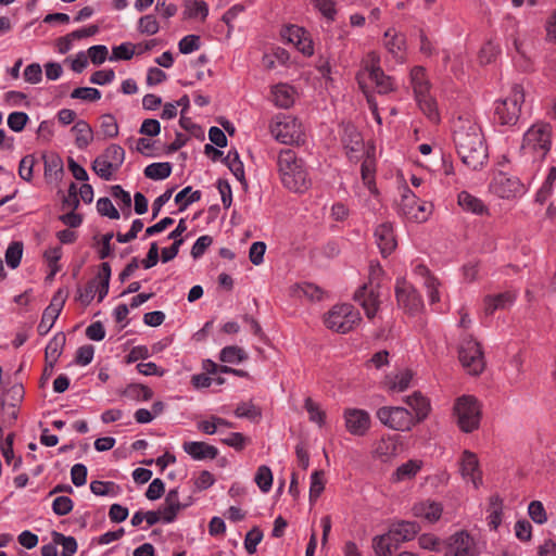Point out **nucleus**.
<instances>
[{
	"instance_id": "16",
	"label": "nucleus",
	"mask_w": 556,
	"mask_h": 556,
	"mask_svg": "<svg viewBox=\"0 0 556 556\" xmlns=\"http://www.w3.org/2000/svg\"><path fill=\"white\" fill-rule=\"evenodd\" d=\"M345 429L355 437H364L370 429L371 418L367 410L349 407L343 410Z\"/></svg>"
},
{
	"instance_id": "24",
	"label": "nucleus",
	"mask_w": 556,
	"mask_h": 556,
	"mask_svg": "<svg viewBox=\"0 0 556 556\" xmlns=\"http://www.w3.org/2000/svg\"><path fill=\"white\" fill-rule=\"evenodd\" d=\"M182 450L193 460L214 459L218 455L217 447L202 441H186Z\"/></svg>"
},
{
	"instance_id": "32",
	"label": "nucleus",
	"mask_w": 556,
	"mask_h": 556,
	"mask_svg": "<svg viewBox=\"0 0 556 556\" xmlns=\"http://www.w3.org/2000/svg\"><path fill=\"white\" fill-rule=\"evenodd\" d=\"M372 453L381 462H388L396 455L397 442L393 437H383L376 442Z\"/></svg>"
},
{
	"instance_id": "1",
	"label": "nucleus",
	"mask_w": 556,
	"mask_h": 556,
	"mask_svg": "<svg viewBox=\"0 0 556 556\" xmlns=\"http://www.w3.org/2000/svg\"><path fill=\"white\" fill-rule=\"evenodd\" d=\"M453 141L458 156L468 168H482L488 160V148L481 127L470 114L459 115L453 122Z\"/></svg>"
},
{
	"instance_id": "17",
	"label": "nucleus",
	"mask_w": 556,
	"mask_h": 556,
	"mask_svg": "<svg viewBox=\"0 0 556 556\" xmlns=\"http://www.w3.org/2000/svg\"><path fill=\"white\" fill-rule=\"evenodd\" d=\"M479 549L476 540L467 532L453 534L447 542L445 556H478Z\"/></svg>"
},
{
	"instance_id": "30",
	"label": "nucleus",
	"mask_w": 556,
	"mask_h": 556,
	"mask_svg": "<svg viewBox=\"0 0 556 556\" xmlns=\"http://www.w3.org/2000/svg\"><path fill=\"white\" fill-rule=\"evenodd\" d=\"M419 527L415 522L402 521L392 526L389 530L393 540L399 545L400 543L413 540L419 532Z\"/></svg>"
},
{
	"instance_id": "35",
	"label": "nucleus",
	"mask_w": 556,
	"mask_h": 556,
	"mask_svg": "<svg viewBox=\"0 0 556 556\" xmlns=\"http://www.w3.org/2000/svg\"><path fill=\"white\" fill-rule=\"evenodd\" d=\"M65 342V333L61 331L56 332L46 346L45 361H49L50 364L58 363L60 356L62 355Z\"/></svg>"
},
{
	"instance_id": "63",
	"label": "nucleus",
	"mask_w": 556,
	"mask_h": 556,
	"mask_svg": "<svg viewBox=\"0 0 556 556\" xmlns=\"http://www.w3.org/2000/svg\"><path fill=\"white\" fill-rule=\"evenodd\" d=\"M422 286L425 287L430 304H435L440 301V281L433 276V277H427L426 280L422 282Z\"/></svg>"
},
{
	"instance_id": "48",
	"label": "nucleus",
	"mask_w": 556,
	"mask_h": 556,
	"mask_svg": "<svg viewBox=\"0 0 556 556\" xmlns=\"http://www.w3.org/2000/svg\"><path fill=\"white\" fill-rule=\"evenodd\" d=\"M137 29L140 34L152 36L159 33L160 23L155 15L147 14L138 20Z\"/></svg>"
},
{
	"instance_id": "49",
	"label": "nucleus",
	"mask_w": 556,
	"mask_h": 556,
	"mask_svg": "<svg viewBox=\"0 0 556 556\" xmlns=\"http://www.w3.org/2000/svg\"><path fill=\"white\" fill-rule=\"evenodd\" d=\"M304 407L308 414V419L317 424L319 427L325 425L326 413L321 409L320 405L314 402L311 397L305 399Z\"/></svg>"
},
{
	"instance_id": "41",
	"label": "nucleus",
	"mask_w": 556,
	"mask_h": 556,
	"mask_svg": "<svg viewBox=\"0 0 556 556\" xmlns=\"http://www.w3.org/2000/svg\"><path fill=\"white\" fill-rule=\"evenodd\" d=\"M110 278L111 266L109 263L104 262L101 264L98 276L93 280L97 281L96 293L98 294V302H101L106 296L109 292Z\"/></svg>"
},
{
	"instance_id": "42",
	"label": "nucleus",
	"mask_w": 556,
	"mask_h": 556,
	"mask_svg": "<svg viewBox=\"0 0 556 556\" xmlns=\"http://www.w3.org/2000/svg\"><path fill=\"white\" fill-rule=\"evenodd\" d=\"M396 547L397 544L390 532L374 539V549L377 556H390Z\"/></svg>"
},
{
	"instance_id": "61",
	"label": "nucleus",
	"mask_w": 556,
	"mask_h": 556,
	"mask_svg": "<svg viewBox=\"0 0 556 556\" xmlns=\"http://www.w3.org/2000/svg\"><path fill=\"white\" fill-rule=\"evenodd\" d=\"M97 211L100 215L106 216L111 219H118L121 216L119 212L109 198H100L97 201Z\"/></svg>"
},
{
	"instance_id": "3",
	"label": "nucleus",
	"mask_w": 556,
	"mask_h": 556,
	"mask_svg": "<svg viewBox=\"0 0 556 556\" xmlns=\"http://www.w3.org/2000/svg\"><path fill=\"white\" fill-rule=\"evenodd\" d=\"M359 88L367 93L372 85L378 93L387 94L395 89V84L390 76H387L380 67V58L376 52H369L363 66L356 75Z\"/></svg>"
},
{
	"instance_id": "62",
	"label": "nucleus",
	"mask_w": 556,
	"mask_h": 556,
	"mask_svg": "<svg viewBox=\"0 0 556 556\" xmlns=\"http://www.w3.org/2000/svg\"><path fill=\"white\" fill-rule=\"evenodd\" d=\"M263 539V532L254 527L251 529L244 538V548L249 554H254L256 552L257 545L261 543Z\"/></svg>"
},
{
	"instance_id": "26",
	"label": "nucleus",
	"mask_w": 556,
	"mask_h": 556,
	"mask_svg": "<svg viewBox=\"0 0 556 556\" xmlns=\"http://www.w3.org/2000/svg\"><path fill=\"white\" fill-rule=\"evenodd\" d=\"M404 401L414 410L413 416L415 417L416 424L421 422L428 417L431 410L430 401L420 392H414L406 396Z\"/></svg>"
},
{
	"instance_id": "11",
	"label": "nucleus",
	"mask_w": 556,
	"mask_h": 556,
	"mask_svg": "<svg viewBox=\"0 0 556 556\" xmlns=\"http://www.w3.org/2000/svg\"><path fill=\"white\" fill-rule=\"evenodd\" d=\"M376 416L382 425L396 431H409L416 425L413 414L401 406L380 407Z\"/></svg>"
},
{
	"instance_id": "64",
	"label": "nucleus",
	"mask_w": 556,
	"mask_h": 556,
	"mask_svg": "<svg viewBox=\"0 0 556 556\" xmlns=\"http://www.w3.org/2000/svg\"><path fill=\"white\" fill-rule=\"evenodd\" d=\"M74 503L68 496H58L52 503V510L58 516H65L72 511Z\"/></svg>"
},
{
	"instance_id": "59",
	"label": "nucleus",
	"mask_w": 556,
	"mask_h": 556,
	"mask_svg": "<svg viewBox=\"0 0 556 556\" xmlns=\"http://www.w3.org/2000/svg\"><path fill=\"white\" fill-rule=\"evenodd\" d=\"M36 157L31 154L25 155L18 165V175L25 181H31Z\"/></svg>"
},
{
	"instance_id": "7",
	"label": "nucleus",
	"mask_w": 556,
	"mask_h": 556,
	"mask_svg": "<svg viewBox=\"0 0 556 556\" xmlns=\"http://www.w3.org/2000/svg\"><path fill=\"white\" fill-rule=\"evenodd\" d=\"M362 321L359 312L349 303L337 304L324 317L326 327L339 333H348Z\"/></svg>"
},
{
	"instance_id": "33",
	"label": "nucleus",
	"mask_w": 556,
	"mask_h": 556,
	"mask_svg": "<svg viewBox=\"0 0 556 556\" xmlns=\"http://www.w3.org/2000/svg\"><path fill=\"white\" fill-rule=\"evenodd\" d=\"M458 205L466 212L483 215L488 213V207L482 200L467 191L459 192L457 197Z\"/></svg>"
},
{
	"instance_id": "5",
	"label": "nucleus",
	"mask_w": 556,
	"mask_h": 556,
	"mask_svg": "<svg viewBox=\"0 0 556 556\" xmlns=\"http://www.w3.org/2000/svg\"><path fill=\"white\" fill-rule=\"evenodd\" d=\"M453 416L460 431L471 433L480 426L482 417L481 404L473 395L464 394L455 400Z\"/></svg>"
},
{
	"instance_id": "47",
	"label": "nucleus",
	"mask_w": 556,
	"mask_h": 556,
	"mask_svg": "<svg viewBox=\"0 0 556 556\" xmlns=\"http://www.w3.org/2000/svg\"><path fill=\"white\" fill-rule=\"evenodd\" d=\"M245 352L237 346V345H229L222 349L219 353V359L223 363H229V364H238L247 359Z\"/></svg>"
},
{
	"instance_id": "52",
	"label": "nucleus",
	"mask_w": 556,
	"mask_h": 556,
	"mask_svg": "<svg viewBox=\"0 0 556 556\" xmlns=\"http://www.w3.org/2000/svg\"><path fill=\"white\" fill-rule=\"evenodd\" d=\"M137 46L131 42H123L113 47L110 61L130 60L136 54Z\"/></svg>"
},
{
	"instance_id": "55",
	"label": "nucleus",
	"mask_w": 556,
	"mask_h": 556,
	"mask_svg": "<svg viewBox=\"0 0 556 556\" xmlns=\"http://www.w3.org/2000/svg\"><path fill=\"white\" fill-rule=\"evenodd\" d=\"M23 244L21 242H12L5 251V262L11 268H16L22 260Z\"/></svg>"
},
{
	"instance_id": "39",
	"label": "nucleus",
	"mask_w": 556,
	"mask_h": 556,
	"mask_svg": "<svg viewBox=\"0 0 556 556\" xmlns=\"http://www.w3.org/2000/svg\"><path fill=\"white\" fill-rule=\"evenodd\" d=\"M409 76L415 97L430 92V84L424 67H413Z\"/></svg>"
},
{
	"instance_id": "22",
	"label": "nucleus",
	"mask_w": 556,
	"mask_h": 556,
	"mask_svg": "<svg viewBox=\"0 0 556 556\" xmlns=\"http://www.w3.org/2000/svg\"><path fill=\"white\" fill-rule=\"evenodd\" d=\"M383 45L397 62H404L406 51V38L404 34L397 31L395 28H389L384 33Z\"/></svg>"
},
{
	"instance_id": "4",
	"label": "nucleus",
	"mask_w": 556,
	"mask_h": 556,
	"mask_svg": "<svg viewBox=\"0 0 556 556\" xmlns=\"http://www.w3.org/2000/svg\"><path fill=\"white\" fill-rule=\"evenodd\" d=\"M553 129L544 122L533 124L523 135L521 150L534 160H542L552 147Z\"/></svg>"
},
{
	"instance_id": "13",
	"label": "nucleus",
	"mask_w": 556,
	"mask_h": 556,
	"mask_svg": "<svg viewBox=\"0 0 556 556\" xmlns=\"http://www.w3.org/2000/svg\"><path fill=\"white\" fill-rule=\"evenodd\" d=\"M458 471L466 484L478 490L483 484V473L477 454L464 450L458 459Z\"/></svg>"
},
{
	"instance_id": "9",
	"label": "nucleus",
	"mask_w": 556,
	"mask_h": 556,
	"mask_svg": "<svg viewBox=\"0 0 556 556\" xmlns=\"http://www.w3.org/2000/svg\"><path fill=\"white\" fill-rule=\"evenodd\" d=\"M271 136L282 144H300L304 142V129L302 124L292 116L277 115L270 126Z\"/></svg>"
},
{
	"instance_id": "14",
	"label": "nucleus",
	"mask_w": 556,
	"mask_h": 556,
	"mask_svg": "<svg viewBox=\"0 0 556 556\" xmlns=\"http://www.w3.org/2000/svg\"><path fill=\"white\" fill-rule=\"evenodd\" d=\"M459 361L469 375L477 376L484 369V357L480 344L472 339L462 343Z\"/></svg>"
},
{
	"instance_id": "18",
	"label": "nucleus",
	"mask_w": 556,
	"mask_h": 556,
	"mask_svg": "<svg viewBox=\"0 0 556 556\" xmlns=\"http://www.w3.org/2000/svg\"><path fill=\"white\" fill-rule=\"evenodd\" d=\"M64 303L65 295L62 291H58L42 313L41 320L37 327V331L40 336H46L52 329L63 309Z\"/></svg>"
},
{
	"instance_id": "15",
	"label": "nucleus",
	"mask_w": 556,
	"mask_h": 556,
	"mask_svg": "<svg viewBox=\"0 0 556 556\" xmlns=\"http://www.w3.org/2000/svg\"><path fill=\"white\" fill-rule=\"evenodd\" d=\"M395 295L399 306L409 314H416L424 307L421 296L418 294L415 287L406 280H397Z\"/></svg>"
},
{
	"instance_id": "6",
	"label": "nucleus",
	"mask_w": 556,
	"mask_h": 556,
	"mask_svg": "<svg viewBox=\"0 0 556 556\" xmlns=\"http://www.w3.org/2000/svg\"><path fill=\"white\" fill-rule=\"evenodd\" d=\"M525 102V89L521 85H514L509 94L495 102L494 116L502 125H515L521 113V106Z\"/></svg>"
},
{
	"instance_id": "46",
	"label": "nucleus",
	"mask_w": 556,
	"mask_h": 556,
	"mask_svg": "<svg viewBox=\"0 0 556 556\" xmlns=\"http://www.w3.org/2000/svg\"><path fill=\"white\" fill-rule=\"evenodd\" d=\"M224 162L239 181L244 180V166L236 150H229Z\"/></svg>"
},
{
	"instance_id": "36",
	"label": "nucleus",
	"mask_w": 556,
	"mask_h": 556,
	"mask_svg": "<svg viewBox=\"0 0 556 556\" xmlns=\"http://www.w3.org/2000/svg\"><path fill=\"white\" fill-rule=\"evenodd\" d=\"M486 513L488 526L492 530H497L503 520V500L498 495L490 497Z\"/></svg>"
},
{
	"instance_id": "31",
	"label": "nucleus",
	"mask_w": 556,
	"mask_h": 556,
	"mask_svg": "<svg viewBox=\"0 0 556 556\" xmlns=\"http://www.w3.org/2000/svg\"><path fill=\"white\" fill-rule=\"evenodd\" d=\"M421 467V460L409 459L395 469V471L391 475V481L393 483L409 481L416 477Z\"/></svg>"
},
{
	"instance_id": "2",
	"label": "nucleus",
	"mask_w": 556,
	"mask_h": 556,
	"mask_svg": "<svg viewBox=\"0 0 556 556\" xmlns=\"http://www.w3.org/2000/svg\"><path fill=\"white\" fill-rule=\"evenodd\" d=\"M277 167L281 184L292 192L303 193L311 180L302 159L291 149H283L277 156Z\"/></svg>"
},
{
	"instance_id": "54",
	"label": "nucleus",
	"mask_w": 556,
	"mask_h": 556,
	"mask_svg": "<svg viewBox=\"0 0 556 556\" xmlns=\"http://www.w3.org/2000/svg\"><path fill=\"white\" fill-rule=\"evenodd\" d=\"M63 172L62 160L56 155L45 157V176L58 179Z\"/></svg>"
},
{
	"instance_id": "21",
	"label": "nucleus",
	"mask_w": 556,
	"mask_h": 556,
	"mask_svg": "<svg viewBox=\"0 0 556 556\" xmlns=\"http://www.w3.org/2000/svg\"><path fill=\"white\" fill-rule=\"evenodd\" d=\"M376 243L383 257L390 255L396 248L393 226L391 223H382L375 229Z\"/></svg>"
},
{
	"instance_id": "51",
	"label": "nucleus",
	"mask_w": 556,
	"mask_h": 556,
	"mask_svg": "<svg viewBox=\"0 0 556 556\" xmlns=\"http://www.w3.org/2000/svg\"><path fill=\"white\" fill-rule=\"evenodd\" d=\"M254 481L263 493L269 492L273 485V473L270 468L265 465L260 466Z\"/></svg>"
},
{
	"instance_id": "12",
	"label": "nucleus",
	"mask_w": 556,
	"mask_h": 556,
	"mask_svg": "<svg viewBox=\"0 0 556 556\" xmlns=\"http://www.w3.org/2000/svg\"><path fill=\"white\" fill-rule=\"evenodd\" d=\"M399 211L409 220L424 223L432 213V204L419 201L409 189H405L402 193Z\"/></svg>"
},
{
	"instance_id": "20",
	"label": "nucleus",
	"mask_w": 556,
	"mask_h": 556,
	"mask_svg": "<svg viewBox=\"0 0 556 556\" xmlns=\"http://www.w3.org/2000/svg\"><path fill=\"white\" fill-rule=\"evenodd\" d=\"M379 298V291L374 287H368L366 285L359 288L354 294L355 301H357L363 307L368 319L376 317L380 305Z\"/></svg>"
},
{
	"instance_id": "56",
	"label": "nucleus",
	"mask_w": 556,
	"mask_h": 556,
	"mask_svg": "<svg viewBox=\"0 0 556 556\" xmlns=\"http://www.w3.org/2000/svg\"><path fill=\"white\" fill-rule=\"evenodd\" d=\"M528 515L531 520L538 525H544L547 522V514L544 505L540 501H532L528 506Z\"/></svg>"
},
{
	"instance_id": "58",
	"label": "nucleus",
	"mask_w": 556,
	"mask_h": 556,
	"mask_svg": "<svg viewBox=\"0 0 556 556\" xmlns=\"http://www.w3.org/2000/svg\"><path fill=\"white\" fill-rule=\"evenodd\" d=\"M71 98L93 102V101H98L101 98V92L97 88L79 87V88H75L72 91Z\"/></svg>"
},
{
	"instance_id": "40",
	"label": "nucleus",
	"mask_w": 556,
	"mask_h": 556,
	"mask_svg": "<svg viewBox=\"0 0 556 556\" xmlns=\"http://www.w3.org/2000/svg\"><path fill=\"white\" fill-rule=\"evenodd\" d=\"M415 98L419 109L429 118V121H431L432 123H438L440 121V114L437 102L431 97L430 92L425 93L422 96H416Z\"/></svg>"
},
{
	"instance_id": "38",
	"label": "nucleus",
	"mask_w": 556,
	"mask_h": 556,
	"mask_svg": "<svg viewBox=\"0 0 556 556\" xmlns=\"http://www.w3.org/2000/svg\"><path fill=\"white\" fill-rule=\"evenodd\" d=\"M342 142H343L344 149L346 150V154L351 159L353 157L352 154L361 151V149L363 147L362 135L353 126H346L344 128Z\"/></svg>"
},
{
	"instance_id": "28",
	"label": "nucleus",
	"mask_w": 556,
	"mask_h": 556,
	"mask_svg": "<svg viewBox=\"0 0 556 556\" xmlns=\"http://www.w3.org/2000/svg\"><path fill=\"white\" fill-rule=\"evenodd\" d=\"M296 91L288 84H277L271 88V98L276 106L289 109L295 101Z\"/></svg>"
},
{
	"instance_id": "43",
	"label": "nucleus",
	"mask_w": 556,
	"mask_h": 556,
	"mask_svg": "<svg viewBox=\"0 0 556 556\" xmlns=\"http://www.w3.org/2000/svg\"><path fill=\"white\" fill-rule=\"evenodd\" d=\"M172 174V165L168 162L152 163L144 168V176L153 180H164Z\"/></svg>"
},
{
	"instance_id": "44",
	"label": "nucleus",
	"mask_w": 556,
	"mask_h": 556,
	"mask_svg": "<svg viewBox=\"0 0 556 556\" xmlns=\"http://www.w3.org/2000/svg\"><path fill=\"white\" fill-rule=\"evenodd\" d=\"M52 541L62 546L61 556H74L77 552L78 545L74 536H66L60 532L53 531L51 533Z\"/></svg>"
},
{
	"instance_id": "27",
	"label": "nucleus",
	"mask_w": 556,
	"mask_h": 556,
	"mask_svg": "<svg viewBox=\"0 0 556 556\" xmlns=\"http://www.w3.org/2000/svg\"><path fill=\"white\" fill-rule=\"evenodd\" d=\"M413 372L408 369L390 374L384 379V388L392 393H401L406 391L412 382Z\"/></svg>"
},
{
	"instance_id": "23",
	"label": "nucleus",
	"mask_w": 556,
	"mask_h": 556,
	"mask_svg": "<svg viewBox=\"0 0 556 556\" xmlns=\"http://www.w3.org/2000/svg\"><path fill=\"white\" fill-rule=\"evenodd\" d=\"M187 506V504L180 502L177 488L169 490L165 496L164 504L160 507L163 514V522H174L180 510L185 509Z\"/></svg>"
},
{
	"instance_id": "53",
	"label": "nucleus",
	"mask_w": 556,
	"mask_h": 556,
	"mask_svg": "<svg viewBox=\"0 0 556 556\" xmlns=\"http://www.w3.org/2000/svg\"><path fill=\"white\" fill-rule=\"evenodd\" d=\"M325 489L324 472L316 470L311 475L309 501L316 502Z\"/></svg>"
},
{
	"instance_id": "50",
	"label": "nucleus",
	"mask_w": 556,
	"mask_h": 556,
	"mask_svg": "<svg viewBox=\"0 0 556 556\" xmlns=\"http://www.w3.org/2000/svg\"><path fill=\"white\" fill-rule=\"evenodd\" d=\"M314 8L329 22H333L337 16L334 0H309Z\"/></svg>"
},
{
	"instance_id": "19",
	"label": "nucleus",
	"mask_w": 556,
	"mask_h": 556,
	"mask_svg": "<svg viewBox=\"0 0 556 556\" xmlns=\"http://www.w3.org/2000/svg\"><path fill=\"white\" fill-rule=\"evenodd\" d=\"M282 37L292 43L303 55L311 56L314 53L313 41L304 28L290 25L283 29Z\"/></svg>"
},
{
	"instance_id": "37",
	"label": "nucleus",
	"mask_w": 556,
	"mask_h": 556,
	"mask_svg": "<svg viewBox=\"0 0 556 556\" xmlns=\"http://www.w3.org/2000/svg\"><path fill=\"white\" fill-rule=\"evenodd\" d=\"M75 134V144L78 149H86L93 140L91 126L84 119H79L72 128Z\"/></svg>"
},
{
	"instance_id": "45",
	"label": "nucleus",
	"mask_w": 556,
	"mask_h": 556,
	"mask_svg": "<svg viewBox=\"0 0 556 556\" xmlns=\"http://www.w3.org/2000/svg\"><path fill=\"white\" fill-rule=\"evenodd\" d=\"M200 190H192V187H185L181 191H179L175 195V202L180 205L179 211L186 210L190 204L200 201L201 199Z\"/></svg>"
},
{
	"instance_id": "10",
	"label": "nucleus",
	"mask_w": 556,
	"mask_h": 556,
	"mask_svg": "<svg viewBox=\"0 0 556 556\" xmlns=\"http://www.w3.org/2000/svg\"><path fill=\"white\" fill-rule=\"evenodd\" d=\"M125 161V151L118 144H110L92 162V170L103 180L110 181Z\"/></svg>"
},
{
	"instance_id": "29",
	"label": "nucleus",
	"mask_w": 556,
	"mask_h": 556,
	"mask_svg": "<svg viewBox=\"0 0 556 556\" xmlns=\"http://www.w3.org/2000/svg\"><path fill=\"white\" fill-rule=\"evenodd\" d=\"M443 508L440 503L426 501L414 505L413 513L416 517L433 523L441 518Z\"/></svg>"
},
{
	"instance_id": "34",
	"label": "nucleus",
	"mask_w": 556,
	"mask_h": 556,
	"mask_svg": "<svg viewBox=\"0 0 556 556\" xmlns=\"http://www.w3.org/2000/svg\"><path fill=\"white\" fill-rule=\"evenodd\" d=\"M184 18L204 21L208 15V5L203 0H185Z\"/></svg>"
},
{
	"instance_id": "8",
	"label": "nucleus",
	"mask_w": 556,
	"mask_h": 556,
	"mask_svg": "<svg viewBox=\"0 0 556 556\" xmlns=\"http://www.w3.org/2000/svg\"><path fill=\"white\" fill-rule=\"evenodd\" d=\"M489 191L498 199L514 201L522 198L528 189L517 176L497 170L491 178Z\"/></svg>"
},
{
	"instance_id": "60",
	"label": "nucleus",
	"mask_w": 556,
	"mask_h": 556,
	"mask_svg": "<svg viewBox=\"0 0 556 556\" xmlns=\"http://www.w3.org/2000/svg\"><path fill=\"white\" fill-rule=\"evenodd\" d=\"M28 119L29 117L25 112H12L9 114L7 123L11 130L21 132L25 128Z\"/></svg>"
},
{
	"instance_id": "25",
	"label": "nucleus",
	"mask_w": 556,
	"mask_h": 556,
	"mask_svg": "<svg viewBox=\"0 0 556 556\" xmlns=\"http://www.w3.org/2000/svg\"><path fill=\"white\" fill-rule=\"evenodd\" d=\"M517 293L505 291L498 294H490L483 299V309L486 315H492L497 309L509 308L516 301Z\"/></svg>"
},
{
	"instance_id": "57",
	"label": "nucleus",
	"mask_w": 556,
	"mask_h": 556,
	"mask_svg": "<svg viewBox=\"0 0 556 556\" xmlns=\"http://www.w3.org/2000/svg\"><path fill=\"white\" fill-rule=\"evenodd\" d=\"M501 49L498 45L488 41L482 46L479 52V61L481 64H490L491 62L495 61L497 55L500 54Z\"/></svg>"
}]
</instances>
